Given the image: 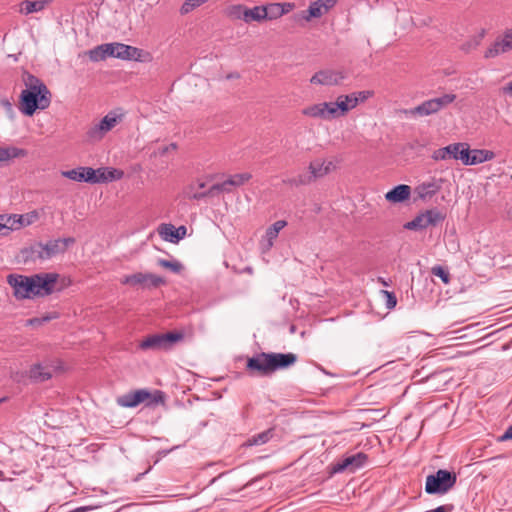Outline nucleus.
Instances as JSON below:
<instances>
[{
    "instance_id": "nucleus-1",
    "label": "nucleus",
    "mask_w": 512,
    "mask_h": 512,
    "mask_svg": "<svg viewBox=\"0 0 512 512\" xmlns=\"http://www.w3.org/2000/svg\"><path fill=\"white\" fill-rule=\"evenodd\" d=\"M58 278L57 273H37L31 276L10 274L7 282L13 289L15 298L23 300L51 295L57 290Z\"/></svg>"
},
{
    "instance_id": "nucleus-2",
    "label": "nucleus",
    "mask_w": 512,
    "mask_h": 512,
    "mask_svg": "<svg viewBox=\"0 0 512 512\" xmlns=\"http://www.w3.org/2000/svg\"><path fill=\"white\" fill-rule=\"evenodd\" d=\"M25 89L19 97V110L26 116H32L36 110H45L51 104L52 94L46 84L35 75L24 72Z\"/></svg>"
},
{
    "instance_id": "nucleus-3",
    "label": "nucleus",
    "mask_w": 512,
    "mask_h": 512,
    "mask_svg": "<svg viewBox=\"0 0 512 512\" xmlns=\"http://www.w3.org/2000/svg\"><path fill=\"white\" fill-rule=\"evenodd\" d=\"M297 355L294 353L262 352L248 358L246 369L251 375L270 376L278 370L294 365Z\"/></svg>"
},
{
    "instance_id": "nucleus-4",
    "label": "nucleus",
    "mask_w": 512,
    "mask_h": 512,
    "mask_svg": "<svg viewBox=\"0 0 512 512\" xmlns=\"http://www.w3.org/2000/svg\"><path fill=\"white\" fill-rule=\"evenodd\" d=\"M165 395L160 390L153 392L147 389H138L123 394L117 398V404L121 407L134 408L141 403H144L148 407H155L158 404H164Z\"/></svg>"
},
{
    "instance_id": "nucleus-5",
    "label": "nucleus",
    "mask_w": 512,
    "mask_h": 512,
    "mask_svg": "<svg viewBox=\"0 0 512 512\" xmlns=\"http://www.w3.org/2000/svg\"><path fill=\"white\" fill-rule=\"evenodd\" d=\"M457 475L454 472L439 469L426 477L425 492L429 495H443L454 487Z\"/></svg>"
},
{
    "instance_id": "nucleus-6",
    "label": "nucleus",
    "mask_w": 512,
    "mask_h": 512,
    "mask_svg": "<svg viewBox=\"0 0 512 512\" xmlns=\"http://www.w3.org/2000/svg\"><path fill=\"white\" fill-rule=\"evenodd\" d=\"M74 242V238L67 237L50 240L47 243H35L30 247L31 257L41 260L50 259L59 253H64L67 247Z\"/></svg>"
},
{
    "instance_id": "nucleus-7",
    "label": "nucleus",
    "mask_w": 512,
    "mask_h": 512,
    "mask_svg": "<svg viewBox=\"0 0 512 512\" xmlns=\"http://www.w3.org/2000/svg\"><path fill=\"white\" fill-rule=\"evenodd\" d=\"M184 339V333L179 331L164 334H152L145 337L140 343L141 350H170L175 343Z\"/></svg>"
},
{
    "instance_id": "nucleus-8",
    "label": "nucleus",
    "mask_w": 512,
    "mask_h": 512,
    "mask_svg": "<svg viewBox=\"0 0 512 512\" xmlns=\"http://www.w3.org/2000/svg\"><path fill=\"white\" fill-rule=\"evenodd\" d=\"M123 114L110 111L98 123L92 125L86 132V137L91 142H98L111 131L123 119Z\"/></svg>"
},
{
    "instance_id": "nucleus-9",
    "label": "nucleus",
    "mask_w": 512,
    "mask_h": 512,
    "mask_svg": "<svg viewBox=\"0 0 512 512\" xmlns=\"http://www.w3.org/2000/svg\"><path fill=\"white\" fill-rule=\"evenodd\" d=\"M338 0H316L310 3L308 9L302 10L294 14L293 18L295 21L310 22L312 19L321 18L332 9Z\"/></svg>"
},
{
    "instance_id": "nucleus-10",
    "label": "nucleus",
    "mask_w": 512,
    "mask_h": 512,
    "mask_svg": "<svg viewBox=\"0 0 512 512\" xmlns=\"http://www.w3.org/2000/svg\"><path fill=\"white\" fill-rule=\"evenodd\" d=\"M123 285L141 287L142 289L158 288L165 284V279L152 273H134L121 279Z\"/></svg>"
},
{
    "instance_id": "nucleus-11",
    "label": "nucleus",
    "mask_w": 512,
    "mask_h": 512,
    "mask_svg": "<svg viewBox=\"0 0 512 512\" xmlns=\"http://www.w3.org/2000/svg\"><path fill=\"white\" fill-rule=\"evenodd\" d=\"M456 99V95L453 93L443 94L440 97L426 100L411 110L412 114H418L420 116H428L437 113L444 107L448 106Z\"/></svg>"
},
{
    "instance_id": "nucleus-12",
    "label": "nucleus",
    "mask_w": 512,
    "mask_h": 512,
    "mask_svg": "<svg viewBox=\"0 0 512 512\" xmlns=\"http://www.w3.org/2000/svg\"><path fill=\"white\" fill-rule=\"evenodd\" d=\"M467 150V143H453L433 151L431 158L435 161H442L448 159L460 160L464 165L465 157L463 156V154L467 152Z\"/></svg>"
},
{
    "instance_id": "nucleus-13",
    "label": "nucleus",
    "mask_w": 512,
    "mask_h": 512,
    "mask_svg": "<svg viewBox=\"0 0 512 512\" xmlns=\"http://www.w3.org/2000/svg\"><path fill=\"white\" fill-rule=\"evenodd\" d=\"M512 50V28L506 29L485 51L484 58L491 59Z\"/></svg>"
},
{
    "instance_id": "nucleus-14",
    "label": "nucleus",
    "mask_w": 512,
    "mask_h": 512,
    "mask_svg": "<svg viewBox=\"0 0 512 512\" xmlns=\"http://www.w3.org/2000/svg\"><path fill=\"white\" fill-rule=\"evenodd\" d=\"M368 461L367 454L358 452L353 455L346 456L342 460L333 465V473H341L344 471L355 472L362 468Z\"/></svg>"
},
{
    "instance_id": "nucleus-15",
    "label": "nucleus",
    "mask_w": 512,
    "mask_h": 512,
    "mask_svg": "<svg viewBox=\"0 0 512 512\" xmlns=\"http://www.w3.org/2000/svg\"><path fill=\"white\" fill-rule=\"evenodd\" d=\"M346 75L341 70L323 69L316 72L310 79L311 84L323 86H336L339 85Z\"/></svg>"
},
{
    "instance_id": "nucleus-16",
    "label": "nucleus",
    "mask_w": 512,
    "mask_h": 512,
    "mask_svg": "<svg viewBox=\"0 0 512 512\" xmlns=\"http://www.w3.org/2000/svg\"><path fill=\"white\" fill-rule=\"evenodd\" d=\"M302 114L315 119H335L332 102H322L307 106L302 109Z\"/></svg>"
},
{
    "instance_id": "nucleus-17",
    "label": "nucleus",
    "mask_w": 512,
    "mask_h": 512,
    "mask_svg": "<svg viewBox=\"0 0 512 512\" xmlns=\"http://www.w3.org/2000/svg\"><path fill=\"white\" fill-rule=\"evenodd\" d=\"M62 176L76 182L96 184V171L91 167H78L62 172Z\"/></svg>"
},
{
    "instance_id": "nucleus-18",
    "label": "nucleus",
    "mask_w": 512,
    "mask_h": 512,
    "mask_svg": "<svg viewBox=\"0 0 512 512\" xmlns=\"http://www.w3.org/2000/svg\"><path fill=\"white\" fill-rule=\"evenodd\" d=\"M158 233L163 240L178 243L186 236L187 228L183 225L175 227L171 223H164L159 226Z\"/></svg>"
},
{
    "instance_id": "nucleus-19",
    "label": "nucleus",
    "mask_w": 512,
    "mask_h": 512,
    "mask_svg": "<svg viewBox=\"0 0 512 512\" xmlns=\"http://www.w3.org/2000/svg\"><path fill=\"white\" fill-rule=\"evenodd\" d=\"M358 105V100L352 93L347 95H340L335 102H332L333 112L335 119L345 116L350 110Z\"/></svg>"
},
{
    "instance_id": "nucleus-20",
    "label": "nucleus",
    "mask_w": 512,
    "mask_h": 512,
    "mask_svg": "<svg viewBox=\"0 0 512 512\" xmlns=\"http://www.w3.org/2000/svg\"><path fill=\"white\" fill-rule=\"evenodd\" d=\"M335 169L336 165L333 161L319 158L311 161L308 166V170L312 174L315 181L330 174Z\"/></svg>"
},
{
    "instance_id": "nucleus-21",
    "label": "nucleus",
    "mask_w": 512,
    "mask_h": 512,
    "mask_svg": "<svg viewBox=\"0 0 512 512\" xmlns=\"http://www.w3.org/2000/svg\"><path fill=\"white\" fill-rule=\"evenodd\" d=\"M463 156L465 157L464 165L472 166L492 160L494 158V153L485 149L471 150L468 146V150L463 154Z\"/></svg>"
},
{
    "instance_id": "nucleus-22",
    "label": "nucleus",
    "mask_w": 512,
    "mask_h": 512,
    "mask_svg": "<svg viewBox=\"0 0 512 512\" xmlns=\"http://www.w3.org/2000/svg\"><path fill=\"white\" fill-rule=\"evenodd\" d=\"M143 50L137 47L115 42L114 58L142 61Z\"/></svg>"
},
{
    "instance_id": "nucleus-23",
    "label": "nucleus",
    "mask_w": 512,
    "mask_h": 512,
    "mask_svg": "<svg viewBox=\"0 0 512 512\" xmlns=\"http://www.w3.org/2000/svg\"><path fill=\"white\" fill-rule=\"evenodd\" d=\"M411 187L406 184H400L385 194V199L391 203H402L409 199Z\"/></svg>"
},
{
    "instance_id": "nucleus-24",
    "label": "nucleus",
    "mask_w": 512,
    "mask_h": 512,
    "mask_svg": "<svg viewBox=\"0 0 512 512\" xmlns=\"http://www.w3.org/2000/svg\"><path fill=\"white\" fill-rule=\"evenodd\" d=\"M97 183H106L110 181L120 180L124 176V172L120 169L111 167H102L95 170Z\"/></svg>"
},
{
    "instance_id": "nucleus-25",
    "label": "nucleus",
    "mask_w": 512,
    "mask_h": 512,
    "mask_svg": "<svg viewBox=\"0 0 512 512\" xmlns=\"http://www.w3.org/2000/svg\"><path fill=\"white\" fill-rule=\"evenodd\" d=\"M50 2L51 0H23L20 3V13L29 15L34 12L42 11Z\"/></svg>"
},
{
    "instance_id": "nucleus-26",
    "label": "nucleus",
    "mask_w": 512,
    "mask_h": 512,
    "mask_svg": "<svg viewBox=\"0 0 512 512\" xmlns=\"http://www.w3.org/2000/svg\"><path fill=\"white\" fill-rule=\"evenodd\" d=\"M440 186L435 182L422 183L416 188V193L421 200L431 199L438 191Z\"/></svg>"
},
{
    "instance_id": "nucleus-27",
    "label": "nucleus",
    "mask_w": 512,
    "mask_h": 512,
    "mask_svg": "<svg viewBox=\"0 0 512 512\" xmlns=\"http://www.w3.org/2000/svg\"><path fill=\"white\" fill-rule=\"evenodd\" d=\"M264 5L261 6H255L253 8H247L245 7V17L244 22L250 23L252 21L261 22L266 20V14Z\"/></svg>"
},
{
    "instance_id": "nucleus-28",
    "label": "nucleus",
    "mask_w": 512,
    "mask_h": 512,
    "mask_svg": "<svg viewBox=\"0 0 512 512\" xmlns=\"http://www.w3.org/2000/svg\"><path fill=\"white\" fill-rule=\"evenodd\" d=\"M422 213L424 215L427 227L437 226L446 218V214L440 211L438 208L428 209Z\"/></svg>"
},
{
    "instance_id": "nucleus-29",
    "label": "nucleus",
    "mask_w": 512,
    "mask_h": 512,
    "mask_svg": "<svg viewBox=\"0 0 512 512\" xmlns=\"http://www.w3.org/2000/svg\"><path fill=\"white\" fill-rule=\"evenodd\" d=\"M27 151L17 147L0 148V162H5L10 159L25 157Z\"/></svg>"
},
{
    "instance_id": "nucleus-30",
    "label": "nucleus",
    "mask_w": 512,
    "mask_h": 512,
    "mask_svg": "<svg viewBox=\"0 0 512 512\" xmlns=\"http://www.w3.org/2000/svg\"><path fill=\"white\" fill-rule=\"evenodd\" d=\"M286 225L287 222L285 220H278L268 227L266 230V238L269 248L272 247L273 241L278 237L279 232L286 227Z\"/></svg>"
},
{
    "instance_id": "nucleus-31",
    "label": "nucleus",
    "mask_w": 512,
    "mask_h": 512,
    "mask_svg": "<svg viewBox=\"0 0 512 512\" xmlns=\"http://www.w3.org/2000/svg\"><path fill=\"white\" fill-rule=\"evenodd\" d=\"M315 180L313 179L312 174L309 173H301L295 177L284 180L283 182L287 185L299 187L305 186L313 183Z\"/></svg>"
},
{
    "instance_id": "nucleus-32",
    "label": "nucleus",
    "mask_w": 512,
    "mask_h": 512,
    "mask_svg": "<svg viewBox=\"0 0 512 512\" xmlns=\"http://www.w3.org/2000/svg\"><path fill=\"white\" fill-rule=\"evenodd\" d=\"M29 376L35 381L43 382L51 378V373L42 365L35 364L30 368Z\"/></svg>"
},
{
    "instance_id": "nucleus-33",
    "label": "nucleus",
    "mask_w": 512,
    "mask_h": 512,
    "mask_svg": "<svg viewBox=\"0 0 512 512\" xmlns=\"http://www.w3.org/2000/svg\"><path fill=\"white\" fill-rule=\"evenodd\" d=\"M273 434H274L273 428L267 429L261 433L253 435L251 438H249L247 440V445L248 446H256V445L265 444L273 437Z\"/></svg>"
},
{
    "instance_id": "nucleus-34",
    "label": "nucleus",
    "mask_w": 512,
    "mask_h": 512,
    "mask_svg": "<svg viewBox=\"0 0 512 512\" xmlns=\"http://www.w3.org/2000/svg\"><path fill=\"white\" fill-rule=\"evenodd\" d=\"M221 193L219 191L218 185L215 183L211 185L208 189L205 191H194L192 195L190 196V199L193 200H203L206 198H214L216 196H219Z\"/></svg>"
},
{
    "instance_id": "nucleus-35",
    "label": "nucleus",
    "mask_w": 512,
    "mask_h": 512,
    "mask_svg": "<svg viewBox=\"0 0 512 512\" xmlns=\"http://www.w3.org/2000/svg\"><path fill=\"white\" fill-rule=\"evenodd\" d=\"M266 20H276L283 16V9L281 10L280 3H269L264 5Z\"/></svg>"
},
{
    "instance_id": "nucleus-36",
    "label": "nucleus",
    "mask_w": 512,
    "mask_h": 512,
    "mask_svg": "<svg viewBox=\"0 0 512 512\" xmlns=\"http://www.w3.org/2000/svg\"><path fill=\"white\" fill-rule=\"evenodd\" d=\"M244 13H245V6L242 4L231 5L225 11L226 16L233 20L242 19L244 21V17H245Z\"/></svg>"
},
{
    "instance_id": "nucleus-37",
    "label": "nucleus",
    "mask_w": 512,
    "mask_h": 512,
    "mask_svg": "<svg viewBox=\"0 0 512 512\" xmlns=\"http://www.w3.org/2000/svg\"><path fill=\"white\" fill-rule=\"evenodd\" d=\"M252 178L251 173L244 172V173H237L234 175H230L228 177L229 184L231 185L232 190L235 187H240L244 185L246 182H248Z\"/></svg>"
},
{
    "instance_id": "nucleus-38",
    "label": "nucleus",
    "mask_w": 512,
    "mask_h": 512,
    "mask_svg": "<svg viewBox=\"0 0 512 512\" xmlns=\"http://www.w3.org/2000/svg\"><path fill=\"white\" fill-rule=\"evenodd\" d=\"M404 228L408 230H423L427 228L423 213H419L413 220L405 223Z\"/></svg>"
},
{
    "instance_id": "nucleus-39",
    "label": "nucleus",
    "mask_w": 512,
    "mask_h": 512,
    "mask_svg": "<svg viewBox=\"0 0 512 512\" xmlns=\"http://www.w3.org/2000/svg\"><path fill=\"white\" fill-rule=\"evenodd\" d=\"M157 264L173 273L179 274L183 270V265L178 260L158 259Z\"/></svg>"
},
{
    "instance_id": "nucleus-40",
    "label": "nucleus",
    "mask_w": 512,
    "mask_h": 512,
    "mask_svg": "<svg viewBox=\"0 0 512 512\" xmlns=\"http://www.w3.org/2000/svg\"><path fill=\"white\" fill-rule=\"evenodd\" d=\"M56 318H58L57 313H55V312L48 313L42 317H34V318H30V319L26 320L25 325L26 326H41L44 323L49 322Z\"/></svg>"
},
{
    "instance_id": "nucleus-41",
    "label": "nucleus",
    "mask_w": 512,
    "mask_h": 512,
    "mask_svg": "<svg viewBox=\"0 0 512 512\" xmlns=\"http://www.w3.org/2000/svg\"><path fill=\"white\" fill-rule=\"evenodd\" d=\"M208 0H185V2L182 4L180 8L181 14H188L195 8L199 7L200 5L204 4Z\"/></svg>"
},
{
    "instance_id": "nucleus-42",
    "label": "nucleus",
    "mask_w": 512,
    "mask_h": 512,
    "mask_svg": "<svg viewBox=\"0 0 512 512\" xmlns=\"http://www.w3.org/2000/svg\"><path fill=\"white\" fill-rule=\"evenodd\" d=\"M431 273L434 276L439 277L444 284H448L450 282L449 272L444 267H442L440 265L432 267Z\"/></svg>"
},
{
    "instance_id": "nucleus-43",
    "label": "nucleus",
    "mask_w": 512,
    "mask_h": 512,
    "mask_svg": "<svg viewBox=\"0 0 512 512\" xmlns=\"http://www.w3.org/2000/svg\"><path fill=\"white\" fill-rule=\"evenodd\" d=\"M88 56L91 61L99 62L105 60L102 44L88 51Z\"/></svg>"
},
{
    "instance_id": "nucleus-44",
    "label": "nucleus",
    "mask_w": 512,
    "mask_h": 512,
    "mask_svg": "<svg viewBox=\"0 0 512 512\" xmlns=\"http://www.w3.org/2000/svg\"><path fill=\"white\" fill-rule=\"evenodd\" d=\"M481 37H482V35L479 38H473V39L463 43L461 45V50L466 52V53H468L471 50L476 49L479 46V44H480Z\"/></svg>"
},
{
    "instance_id": "nucleus-45",
    "label": "nucleus",
    "mask_w": 512,
    "mask_h": 512,
    "mask_svg": "<svg viewBox=\"0 0 512 512\" xmlns=\"http://www.w3.org/2000/svg\"><path fill=\"white\" fill-rule=\"evenodd\" d=\"M382 294L386 298V307L388 309H393L397 304V298L393 292L382 290Z\"/></svg>"
},
{
    "instance_id": "nucleus-46",
    "label": "nucleus",
    "mask_w": 512,
    "mask_h": 512,
    "mask_svg": "<svg viewBox=\"0 0 512 512\" xmlns=\"http://www.w3.org/2000/svg\"><path fill=\"white\" fill-rule=\"evenodd\" d=\"M352 95L357 98L358 104L365 102L367 99L372 97L373 92L369 90L359 91V92H353Z\"/></svg>"
},
{
    "instance_id": "nucleus-47",
    "label": "nucleus",
    "mask_w": 512,
    "mask_h": 512,
    "mask_svg": "<svg viewBox=\"0 0 512 512\" xmlns=\"http://www.w3.org/2000/svg\"><path fill=\"white\" fill-rule=\"evenodd\" d=\"M189 197L192 195L194 191H205L206 190V183L201 180H197L195 183L189 185Z\"/></svg>"
},
{
    "instance_id": "nucleus-48",
    "label": "nucleus",
    "mask_w": 512,
    "mask_h": 512,
    "mask_svg": "<svg viewBox=\"0 0 512 512\" xmlns=\"http://www.w3.org/2000/svg\"><path fill=\"white\" fill-rule=\"evenodd\" d=\"M102 49L105 59L107 57H114L115 54V42L102 44Z\"/></svg>"
},
{
    "instance_id": "nucleus-49",
    "label": "nucleus",
    "mask_w": 512,
    "mask_h": 512,
    "mask_svg": "<svg viewBox=\"0 0 512 512\" xmlns=\"http://www.w3.org/2000/svg\"><path fill=\"white\" fill-rule=\"evenodd\" d=\"M219 187V191L221 194L224 193H231L233 190L231 188V185L229 184L228 178L224 180L223 182L216 183Z\"/></svg>"
},
{
    "instance_id": "nucleus-50",
    "label": "nucleus",
    "mask_w": 512,
    "mask_h": 512,
    "mask_svg": "<svg viewBox=\"0 0 512 512\" xmlns=\"http://www.w3.org/2000/svg\"><path fill=\"white\" fill-rule=\"evenodd\" d=\"M500 92L503 95L512 97V80L508 82L505 86L501 87Z\"/></svg>"
},
{
    "instance_id": "nucleus-51",
    "label": "nucleus",
    "mask_w": 512,
    "mask_h": 512,
    "mask_svg": "<svg viewBox=\"0 0 512 512\" xmlns=\"http://www.w3.org/2000/svg\"><path fill=\"white\" fill-rule=\"evenodd\" d=\"M280 7H281V10L283 9V15H285L294 9L295 4L290 3V2H285V3H280Z\"/></svg>"
},
{
    "instance_id": "nucleus-52",
    "label": "nucleus",
    "mask_w": 512,
    "mask_h": 512,
    "mask_svg": "<svg viewBox=\"0 0 512 512\" xmlns=\"http://www.w3.org/2000/svg\"><path fill=\"white\" fill-rule=\"evenodd\" d=\"M512 439V424L505 430L503 435L500 437L501 441L511 440Z\"/></svg>"
},
{
    "instance_id": "nucleus-53",
    "label": "nucleus",
    "mask_w": 512,
    "mask_h": 512,
    "mask_svg": "<svg viewBox=\"0 0 512 512\" xmlns=\"http://www.w3.org/2000/svg\"><path fill=\"white\" fill-rule=\"evenodd\" d=\"M3 229L9 230V227H7L6 225L0 223V231L3 230Z\"/></svg>"
},
{
    "instance_id": "nucleus-54",
    "label": "nucleus",
    "mask_w": 512,
    "mask_h": 512,
    "mask_svg": "<svg viewBox=\"0 0 512 512\" xmlns=\"http://www.w3.org/2000/svg\"><path fill=\"white\" fill-rule=\"evenodd\" d=\"M3 104L5 105V107L11 108V104L9 101L5 100L3 101Z\"/></svg>"
},
{
    "instance_id": "nucleus-55",
    "label": "nucleus",
    "mask_w": 512,
    "mask_h": 512,
    "mask_svg": "<svg viewBox=\"0 0 512 512\" xmlns=\"http://www.w3.org/2000/svg\"><path fill=\"white\" fill-rule=\"evenodd\" d=\"M379 281L383 284V285H387L386 281L383 279V278H379Z\"/></svg>"
}]
</instances>
